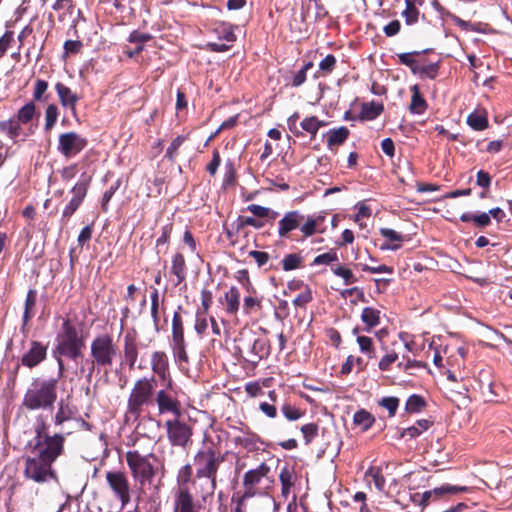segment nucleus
<instances>
[{
    "label": "nucleus",
    "instance_id": "13",
    "mask_svg": "<svg viewBox=\"0 0 512 512\" xmlns=\"http://www.w3.org/2000/svg\"><path fill=\"white\" fill-rule=\"evenodd\" d=\"M87 144L88 140L85 137L70 131L59 135L57 150L63 157L69 159L83 151Z\"/></svg>",
    "mask_w": 512,
    "mask_h": 512
},
{
    "label": "nucleus",
    "instance_id": "15",
    "mask_svg": "<svg viewBox=\"0 0 512 512\" xmlns=\"http://www.w3.org/2000/svg\"><path fill=\"white\" fill-rule=\"evenodd\" d=\"M48 345L41 341L32 340L29 349L21 356L23 366L33 369L47 358Z\"/></svg>",
    "mask_w": 512,
    "mask_h": 512
},
{
    "label": "nucleus",
    "instance_id": "9",
    "mask_svg": "<svg viewBox=\"0 0 512 512\" xmlns=\"http://www.w3.org/2000/svg\"><path fill=\"white\" fill-rule=\"evenodd\" d=\"M106 482L114 497L121 506H126L131 501V487L127 474L121 470H110L105 474Z\"/></svg>",
    "mask_w": 512,
    "mask_h": 512
},
{
    "label": "nucleus",
    "instance_id": "56",
    "mask_svg": "<svg viewBox=\"0 0 512 512\" xmlns=\"http://www.w3.org/2000/svg\"><path fill=\"white\" fill-rule=\"evenodd\" d=\"M398 353L394 350L388 351L383 355L378 362V369L382 372H387L391 369V365L398 360Z\"/></svg>",
    "mask_w": 512,
    "mask_h": 512
},
{
    "label": "nucleus",
    "instance_id": "19",
    "mask_svg": "<svg viewBox=\"0 0 512 512\" xmlns=\"http://www.w3.org/2000/svg\"><path fill=\"white\" fill-rule=\"evenodd\" d=\"M304 218L305 216L297 210L286 212L278 221V236L280 238H289V234L292 231L300 229V224Z\"/></svg>",
    "mask_w": 512,
    "mask_h": 512
},
{
    "label": "nucleus",
    "instance_id": "18",
    "mask_svg": "<svg viewBox=\"0 0 512 512\" xmlns=\"http://www.w3.org/2000/svg\"><path fill=\"white\" fill-rule=\"evenodd\" d=\"M155 402L157 403L159 414L171 413L176 418L182 417L181 402L165 390L157 391Z\"/></svg>",
    "mask_w": 512,
    "mask_h": 512
},
{
    "label": "nucleus",
    "instance_id": "27",
    "mask_svg": "<svg viewBox=\"0 0 512 512\" xmlns=\"http://www.w3.org/2000/svg\"><path fill=\"white\" fill-rule=\"evenodd\" d=\"M270 354V343L265 338L254 339L250 351L248 361L257 364L261 359L267 358Z\"/></svg>",
    "mask_w": 512,
    "mask_h": 512
},
{
    "label": "nucleus",
    "instance_id": "7",
    "mask_svg": "<svg viewBox=\"0 0 512 512\" xmlns=\"http://www.w3.org/2000/svg\"><path fill=\"white\" fill-rule=\"evenodd\" d=\"M118 354L119 347L112 334H98L90 342L89 355L103 369L112 367Z\"/></svg>",
    "mask_w": 512,
    "mask_h": 512
},
{
    "label": "nucleus",
    "instance_id": "6",
    "mask_svg": "<svg viewBox=\"0 0 512 512\" xmlns=\"http://www.w3.org/2000/svg\"><path fill=\"white\" fill-rule=\"evenodd\" d=\"M226 454H222L213 446H206L198 450L194 456V465L196 466L197 478H207L215 488L217 483L218 469L225 461Z\"/></svg>",
    "mask_w": 512,
    "mask_h": 512
},
{
    "label": "nucleus",
    "instance_id": "57",
    "mask_svg": "<svg viewBox=\"0 0 512 512\" xmlns=\"http://www.w3.org/2000/svg\"><path fill=\"white\" fill-rule=\"evenodd\" d=\"M246 226L261 229L264 226V222L250 216H239L236 220V230L239 232Z\"/></svg>",
    "mask_w": 512,
    "mask_h": 512
},
{
    "label": "nucleus",
    "instance_id": "48",
    "mask_svg": "<svg viewBox=\"0 0 512 512\" xmlns=\"http://www.w3.org/2000/svg\"><path fill=\"white\" fill-rule=\"evenodd\" d=\"M426 405L427 403L422 396L413 394L408 397L405 404V409L408 413H418L422 411Z\"/></svg>",
    "mask_w": 512,
    "mask_h": 512
},
{
    "label": "nucleus",
    "instance_id": "36",
    "mask_svg": "<svg viewBox=\"0 0 512 512\" xmlns=\"http://www.w3.org/2000/svg\"><path fill=\"white\" fill-rule=\"evenodd\" d=\"M439 69V61L434 63H426L425 59H423L414 75H418L421 79L428 78L434 80L438 76Z\"/></svg>",
    "mask_w": 512,
    "mask_h": 512
},
{
    "label": "nucleus",
    "instance_id": "49",
    "mask_svg": "<svg viewBox=\"0 0 512 512\" xmlns=\"http://www.w3.org/2000/svg\"><path fill=\"white\" fill-rule=\"evenodd\" d=\"M47 90L48 82L40 78L36 79L33 87V95L31 101L34 103L46 101L48 99V97L45 96Z\"/></svg>",
    "mask_w": 512,
    "mask_h": 512
},
{
    "label": "nucleus",
    "instance_id": "11",
    "mask_svg": "<svg viewBox=\"0 0 512 512\" xmlns=\"http://www.w3.org/2000/svg\"><path fill=\"white\" fill-rule=\"evenodd\" d=\"M92 182V175L87 173H82L78 181L71 188L70 192L72 193V198L65 206L62 212V218L69 220L72 215L79 209L82 205L85 197L87 196L89 187Z\"/></svg>",
    "mask_w": 512,
    "mask_h": 512
},
{
    "label": "nucleus",
    "instance_id": "16",
    "mask_svg": "<svg viewBox=\"0 0 512 512\" xmlns=\"http://www.w3.org/2000/svg\"><path fill=\"white\" fill-rule=\"evenodd\" d=\"M202 510L203 505L194 498L190 488L176 491L173 512H202Z\"/></svg>",
    "mask_w": 512,
    "mask_h": 512
},
{
    "label": "nucleus",
    "instance_id": "3",
    "mask_svg": "<svg viewBox=\"0 0 512 512\" xmlns=\"http://www.w3.org/2000/svg\"><path fill=\"white\" fill-rule=\"evenodd\" d=\"M54 354L74 362L83 358L86 347V334L81 326L76 325L69 317L62 319L60 330L56 334Z\"/></svg>",
    "mask_w": 512,
    "mask_h": 512
},
{
    "label": "nucleus",
    "instance_id": "22",
    "mask_svg": "<svg viewBox=\"0 0 512 512\" xmlns=\"http://www.w3.org/2000/svg\"><path fill=\"white\" fill-rule=\"evenodd\" d=\"M241 435L235 436L233 442L236 446H240L248 452H256L260 450L259 444H262L261 438L255 432H252L249 427L246 430L239 428Z\"/></svg>",
    "mask_w": 512,
    "mask_h": 512
},
{
    "label": "nucleus",
    "instance_id": "34",
    "mask_svg": "<svg viewBox=\"0 0 512 512\" xmlns=\"http://www.w3.org/2000/svg\"><path fill=\"white\" fill-rule=\"evenodd\" d=\"M79 360V372L85 376L88 382H91L92 376L96 371L99 372L103 369L100 364H96L97 362L90 355L86 358H79Z\"/></svg>",
    "mask_w": 512,
    "mask_h": 512
},
{
    "label": "nucleus",
    "instance_id": "21",
    "mask_svg": "<svg viewBox=\"0 0 512 512\" xmlns=\"http://www.w3.org/2000/svg\"><path fill=\"white\" fill-rule=\"evenodd\" d=\"M55 91L61 106L70 109L71 112L75 114L76 106L81 97L62 82H57L55 84Z\"/></svg>",
    "mask_w": 512,
    "mask_h": 512
},
{
    "label": "nucleus",
    "instance_id": "25",
    "mask_svg": "<svg viewBox=\"0 0 512 512\" xmlns=\"http://www.w3.org/2000/svg\"><path fill=\"white\" fill-rule=\"evenodd\" d=\"M187 264L183 253L176 252L171 258L170 273L176 277L175 286L181 284L187 277Z\"/></svg>",
    "mask_w": 512,
    "mask_h": 512
},
{
    "label": "nucleus",
    "instance_id": "12",
    "mask_svg": "<svg viewBox=\"0 0 512 512\" xmlns=\"http://www.w3.org/2000/svg\"><path fill=\"white\" fill-rule=\"evenodd\" d=\"M167 438L172 446L186 447L191 441L193 428L189 424L174 417L165 422Z\"/></svg>",
    "mask_w": 512,
    "mask_h": 512
},
{
    "label": "nucleus",
    "instance_id": "43",
    "mask_svg": "<svg viewBox=\"0 0 512 512\" xmlns=\"http://www.w3.org/2000/svg\"><path fill=\"white\" fill-rule=\"evenodd\" d=\"M304 258L300 253H290L282 259V269L284 271H292L303 267Z\"/></svg>",
    "mask_w": 512,
    "mask_h": 512
},
{
    "label": "nucleus",
    "instance_id": "26",
    "mask_svg": "<svg viewBox=\"0 0 512 512\" xmlns=\"http://www.w3.org/2000/svg\"><path fill=\"white\" fill-rule=\"evenodd\" d=\"M297 480V475L294 467L289 464H285L279 473V481L281 483V494L287 498L291 493V489L294 487Z\"/></svg>",
    "mask_w": 512,
    "mask_h": 512
},
{
    "label": "nucleus",
    "instance_id": "59",
    "mask_svg": "<svg viewBox=\"0 0 512 512\" xmlns=\"http://www.w3.org/2000/svg\"><path fill=\"white\" fill-rule=\"evenodd\" d=\"M312 67H313V62L312 61L306 62L303 65V67L292 76L290 84L293 87H299L302 84H304L306 79H307V71L309 69H311Z\"/></svg>",
    "mask_w": 512,
    "mask_h": 512
},
{
    "label": "nucleus",
    "instance_id": "64",
    "mask_svg": "<svg viewBox=\"0 0 512 512\" xmlns=\"http://www.w3.org/2000/svg\"><path fill=\"white\" fill-rule=\"evenodd\" d=\"M251 498L242 492L235 493L232 496V502L235 503V507L232 512H246V502Z\"/></svg>",
    "mask_w": 512,
    "mask_h": 512
},
{
    "label": "nucleus",
    "instance_id": "41",
    "mask_svg": "<svg viewBox=\"0 0 512 512\" xmlns=\"http://www.w3.org/2000/svg\"><path fill=\"white\" fill-rule=\"evenodd\" d=\"M303 221L304 222L300 224V232L302 234L301 241L313 236L315 233H324L325 228H319L312 219V216H307Z\"/></svg>",
    "mask_w": 512,
    "mask_h": 512
},
{
    "label": "nucleus",
    "instance_id": "38",
    "mask_svg": "<svg viewBox=\"0 0 512 512\" xmlns=\"http://www.w3.org/2000/svg\"><path fill=\"white\" fill-rule=\"evenodd\" d=\"M74 411L73 408L69 406V404H65L63 400H61L58 404V409L53 417V421L55 426H61L65 422L71 420L73 418Z\"/></svg>",
    "mask_w": 512,
    "mask_h": 512
},
{
    "label": "nucleus",
    "instance_id": "2",
    "mask_svg": "<svg viewBox=\"0 0 512 512\" xmlns=\"http://www.w3.org/2000/svg\"><path fill=\"white\" fill-rule=\"evenodd\" d=\"M58 377L34 378L26 390L22 407L28 411L50 410L58 397L59 379L65 370L63 359L57 358Z\"/></svg>",
    "mask_w": 512,
    "mask_h": 512
},
{
    "label": "nucleus",
    "instance_id": "10",
    "mask_svg": "<svg viewBox=\"0 0 512 512\" xmlns=\"http://www.w3.org/2000/svg\"><path fill=\"white\" fill-rule=\"evenodd\" d=\"M170 345L176 362H179L180 364L189 362V357L186 351L183 320L178 311H175L172 317V336Z\"/></svg>",
    "mask_w": 512,
    "mask_h": 512
},
{
    "label": "nucleus",
    "instance_id": "61",
    "mask_svg": "<svg viewBox=\"0 0 512 512\" xmlns=\"http://www.w3.org/2000/svg\"><path fill=\"white\" fill-rule=\"evenodd\" d=\"M312 300V291L308 285H305L304 290L293 300V304L296 307L305 308Z\"/></svg>",
    "mask_w": 512,
    "mask_h": 512
},
{
    "label": "nucleus",
    "instance_id": "60",
    "mask_svg": "<svg viewBox=\"0 0 512 512\" xmlns=\"http://www.w3.org/2000/svg\"><path fill=\"white\" fill-rule=\"evenodd\" d=\"M300 430L303 434L305 444L308 445L318 436L319 426L316 423H308L301 426Z\"/></svg>",
    "mask_w": 512,
    "mask_h": 512
},
{
    "label": "nucleus",
    "instance_id": "5",
    "mask_svg": "<svg viewBox=\"0 0 512 512\" xmlns=\"http://www.w3.org/2000/svg\"><path fill=\"white\" fill-rule=\"evenodd\" d=\"M270 474L271 467L266 462L247 470L242 478V493L250 498L268 496L274 484V478Z\"/></svg>",
    "mask_w": 512,
    "mask_h": 512
},
{
    "label": "nucleus",
    "instance_id": "51",
    "mask_svg": "<svg viewBox=\"0 0 512 512\" xmlns=\"http://www.w3.org/2000/svg\"><path fill=\"white\" fill-rule=\"evenodd\" d=\"M332 272L334 275L341 277L345 285H351L358 281L353 271L343 265H338L332 268Z\"/></svg>",
    "mask_w": 512,
    "mask_h": 512
},
{
    "label": "nucleus",
    "instance_id": "4",
    "mask_svg": "<svg viewBox=\"0 0 512 512\" xmlns=\"http://www.w3.org/2000/svg\"><path fill=\"white\" fill-rule=\"evenodd\" d=\"M157 380L155 376L135 381L127 399L125 418L137 421L155 403Z\"/></svg>",
    "mask_w": 512,
    "mask_h": 512
},
{
    "label": "nucleus",
    "instance_id": "28",
    "mask_svg": "<svg viewBox=\"0 0 512 512\" xmlns=\"http://www.w3.org/2000/svg\"><path fill=\"white\" fill-rule=\"evenodd\" d=\"M467 490H468V487H466V486L443 484L440 487L434 488L433 490L424 492L421 496L422 497L421 504L428 505L432 495L440 497L445 494H457L460 492H466Z\"/></svg>",
    "mask_w": 512,
    "mask_h": 512
},
{
    "label": "nucleus",
    "instance_id": "14",
    "mask_svg": "<svg viewBox=\"0 0 512 512\" xmlns=\"http://www.w3.org/2000/svg\"><path fill=\"white\" fill-rule=\"evenodd\" d=\"M35 129L36 125H30L26 128L21 127L13 116L6 120H0V133L7 136L14 143L26 141L35 133Z\"/></svg>",
    "mask_w": 512,
    "mask_h": 512
},
{
    "label": "nucleus",
    "instance_id": "8",
    "mask_svg": "<svg viewBox=\"0 0 512 512\" xmlns=\"http://www.w3.org/2000/svg\"><path fill=\"white\" fill-rule=\"evenodd\" d=\"M125 458L135 481L141 485L152 481L155 476V468L150 462V458H155L153 454L142 455L137 450H130L126 452Z\"/></svg>",
    "mask_w": 512,
    "mask_h": 512
},
{
    "label": "nucleus",
    "instance_id": "63",
    "mask_svg": "<svg viewBox=\"0 0 512 512\" xmlns=\"http://www.w3.org/2000/svg\"><path fill=\"white\" fill-rule=\"evenodd\" d=\"M338 254L335 250L331 249L330 251L320 254L316 256L312 262V265H329L333 262L338 261Z\"/></svg>",
    "mask_w": 512,
    "mask_h": 512
},
{
    "label": "nucleus",
    "instance_id": "39",
    "mask_svg": "<svg viewBox=\"0 0 512 512\" xmlns=\"http://www.w3.org/2000/svg\"><path fill=\"white\" fill-rule=\"evenodd\" d=\"M53 9L59 13L58 19L63 22L74 13L75 5L73 0H57Z\"/></svg>",
    "mask_w": 512,
    "mask_h": 512
},
{
    "label": "nucleus",
    "instance_id": "47",
    "mask_svg": "<svg viewBox=\"0 0 512 512\" xmlns=\"http://www.w3.org/2000/svg\"><path fill=\"white\" fill-rule=\"evenodd\" d=\"M460 220L465 223L472 221L477 227H487L491 224V218L487 213H481L478 215L463 213L460 216Z\"/></svg>",
    "mask_w": 512,
    "mask_h": 512
},
{
    "label": "nucleus",
    "instance_id": "62",
    "mask_svg": "<svg viewBox=\"0 0 512 512\" xmlns=\"http://www.w3.org/2000/svg\"><path fill=\"white\" fill-rule=\"evenodd\" d=\"M186 140V136L178 135L175 139L172 140L171 144L166 150L165 157L170 161H174L176 156L178 155V149Z\"/></svg>",
    "mask_w": 512,
    "mask_h": 512
},
{
    "label": "nucleus",
    "instance_id": "23",
    "mask_svg": "<svg viewBox=\"0 0 512 512\" xmlns=\"http://www.w3.org/2000/svg\"><path fill=\"white\" fill-rule=\"evenodd\" d=\"M38 292L36 289L31 288L28 290L26 294V298L24 301V312L22 316V325L21 331L26 334L28 332V327L30 321L36 314V304H37Z\"/></svg>",
    "mask_w": 512,
    "mask_h": 512
},
{
    "label": "nucleus",
    "instance_id": "33",
    "mask_svg": "<svg viewBox=\"0 0 512 512\" xmlns=\"http://www.w3.org/2000/svg\"><path fill=\"white\" fill-rule=\"evenodd\" d=\"M350 131L347 127L341 126L337 129H331L327 132V146L332 149L335 146L342 145L349 137Z\"/></svg>",
    "mask_w": 512,
    "mask_h": 512
},
{
    "label": "nucleus",
    "instance_id": "46",
    "mask_svg": "<svg viewBox=\"0 0 512 512\" xmlns=\"http://www.w3.org/2000/svg\"><path fill=\"white\" fill-rule=\"evenodd\" d=\"M281 412L288 421H297L305 414L304 410L288 401L282 404Z\"/></svg>",
    "mask_w": 512,
    "mask_h": 512
},
{
    "label": "nucleus",
    "instance_id": "58",
    "mask_svg": "<svg viewBox=\"0 0 512 512\" xmlns=\"http://www.w3.org/2000/svg\"><path fill=\"white\" fill-rule=\"evenodd\" d=\"M261 309H262L261 299L253 297V296H246L244 298L243 312L246 315L256 313V312L260 311Z\"/></svg>",
    "mask_w": 512,
    "mask_h": 512
},
{
    "label": "nucleus",
    "instance_id": "50",
    "mask_svg": "<svg viewBox=\"0 0 512 512\" xmlns=\"http://www.w3.org/2000/svg\"><path fill=\"white\" fill-rule=\"evenodd\" d=\"M172 232H173V223L172 222H169L166 225L162 226L161 234L156 240V248H157L158 254L160 253V247H162V246H166L164 252L167 251Z\"/></svg>",
    "mask_w": 512,
    "mask_h": 512
},
{
    "label": "nucleus",
    "instance_id": "31",
    "mask_svg": "<svg viewBox=\"0 0 512 512\" xmlns=\"http://www.w3.org/2000/svg\"><path fill=\"white\" fill-rule=\"evenodd\" d=\"M384 111L383 103H376L374 101L364 102L361 105V111L357 116L360 121H372L379 117Z\"/></svg>",
    "mask_w": 512,
    "mask_h": 512
},
{
    "label": "nucleus",
    "instance_id": "20",
    "mask_svg": "<svg viewBox=\"0 0 512 512\" xmlns=\"http://www.w3.org/2000/svg\"><path fill=\"white\" fill-rule=\"evenodd\" d=\"M151 370L153 371L152 376H158L160 380L167 381L170 385V369L168 356L164 351H154L151 354Z\"/></svg>",
    "mask_w": 512,
    "mask_h": 512
},
{
    "label": "nucleus",
    "instance_id": "55",
    "mask_svg": "<svg viewBox=\"0 0 512 512\" xmlns=\"http://www.w3.org/2000/svg\"><path fill=\"white\" fill-rule=\"evenodd\" d=\"M406 7L402 12V16L405 19L407 25H413L418 21L419 10L414 6V1H405Z\"/></svg>",
    "mask_w": 512,
    "mask_h": 512
},
{
    "label": "nucleus",
    "instance_id": "54",
    "mask_svg": "<svg viewBox=\"0 0 512 512\" xmlns=\"http://www.w3.org/2000/svg\"><path fill=\"white\" fill-rule=\"evenodd\" d=\"M356 341L362 353L366 354L369 358L375 357V346L371 337L357 336Z\"/></svg>",
    "mask_w": 512,
    "mask_h": 512
},
{
    "label": "nucleus",
    "instance_id": "52",
    "mask_svg": "<svg viewBox=\"0 0 512 512\" xmlns=\"http://www.w3.org/2000/svg\"><path fill=\"white\" fill-rule=\"evenodd\" d=\"M247 210L259 218H269L271 220H275L278 217V212L258 204L248 205Z\"/></svg>",
    "mask_w": 512,
    "mask_h": 512
},
{
    "label": "nucleus",
    "instance_id": "44",
    "mask_svg": "<svg viewBox=\"0 0 512 512\" xmlns=\"http://www.w3.org/2000/svg\"><path fill=\"white\" fill-rule=\"evenodd\" d=\"M301 128L311 135V139L316 137L318 130L325 126V122L319 120L316 116L306 117L301 123Z\"/></svg>",
    "mask_w": 512,
    "mask_h": 512
},
{
    "label": "nucleus",
    "instance_id": "42",
    "mask_svg": "<svg viewBox=\"0 0 512 512\" xmlns=\"http://www.w3.org/2000/svg\"><path fill=\"white\" fill-rule=\"evenodd\" d=\"M432 423L433 422L428 419L418 420L415 425L403 429L400 437L403 438L408 435L410 438H415L422 434L424 431L428 430Z\"/></svg>",
    "mask_w": 512,
    "mask_h": 512
},
{
    "label": "nucleus",
    "instance_id": "32",
    "mask_svg": "<svg viewBox=\"0 0 512 512\" xmlns=\"http://www.w3.org/2000/svg\"><path fill=\"white\" fill-rule=\"evenodd\" d=\"M410 90L412 92V96H411V102L409 105V111L412 114L424 113L428 108V104L420 92V87L417 84H415L410 87Z\"/></svg>",
    "mask_w": 512,
    "mask_h": 512
},
{
    "label": "nucleus",
    "instance_id": "1",
    "mask_svg": "<svg viewBox=\"0 0 512 512\" xmlns=\"http://www.w3.org/2000/svg\"><path fill=\"white\" fill-rule=\"evenodd\" d=\"M65 441L64 434H50L45 420L38 419L34 436L27 442L26 454L22 457L24 478L39 485L58 482L53 464L64 455Z\"/></svg>",
    "mask_w": 512,
    "mask_h": 512
},
{
    "label": "nucleus",
    "instance_id": "17",
    "mask_svg": "<svg viewBox=\"0 0 512 512\" xmlns=\"http://www.w3.org/2000/svg\"><path fill=\"white\" fill-rule=\"evenodd\" d=\"M139 346L140 343L137 332L135 330L126 332L123 338V359L130 370L136 368Z\"/></svg>",
    "mask_w": 512,
    "mask_h": 512
},
{
    "label": "nucleus",
    "instance_id": "24",
    "mask_svg": "<svg viewBox=\"0 0 512 512\" xmlns=\"http://www.w3.org/2000/svg\"><path fill=\"white\" fill-rule=\"evenodd\" d=\"M39 116L36 104L33 101H28L21 108H19L16 114L13 115L15 120L21 127H29L33 125L31 122L35 117Z\"/></svg>",
    "mask_w": 512,
    "mask_h": 512
},
{
    "label": "nucleus",
    "instance_id": "40",
    "mask_svg": "<svg viewBox=\"0 0 512 512\" xmlns=\"http://www.w3.org/2000/svg\"><path fill=\"white\" fill-rule=\"evenodd\" d=\"M466 122L475 131H483L489 126L486 114L481 112L470 113Z\"/></svg>",
    "mask_w": 512,
    "mask_h": 512
},
{
    "label": "nucleus",
    "instance_id": "30",
    "mask_svg": "<svg viewBox=\"0 0 512 512\" xmlns=\"http://www.w3.org/2000/svg\"><path fill=\"white\" fill-rule=\"evenodd\" d=\"M428 51L429 50L400 53L397 54L398 61L400 64L409 67L411 72L415 74L424 59L423 55Z\"/></svg>",
    "mask_w": 512,
    "mask_h": 512
},
{
    "label": "nucleus",
    "instance_id": "29",
    "mask_svg": "<svg viewBox=\"0 0 512 512\" xmlns=\"http://www.w3.org/2000/svg\"><path fill=\"white\" fill-rule=\"evenodd\" d=\"M221 303L229 315H236L240 308V291L236 286H231L223 296Z\"/></svg>",
    "mask_w": 512,
    "mask_h": 512
},
{
    "label": "nucleus",
    "instance_id": "35",
    "mask_svg": "<svg viewBox=\"0 0 512 512\" xmlns=\"http://www.w3.org/2000/svg\"><path fill=\"white\" fill-rule=\"evenodd\" d=\"M380 314V310L372 307H365L362 310L361 320L366 325L365 331L369 332L380 323Z\"/></svg>",
    "mask_w": 512,
    "mask_h": 512
},
{
    "label": "nucleus",
    "instance_id": "45",
    "mask_svg": "<svg viewBox=\"0 0 512 512\" xmlns=\"http://www.w3.org/2000/svg\"><path fill=\"white\" fill-rule=\"evenodd\" d=\"M59 116V108L56 104H48L45 108V132H50L56 125Z\"/></svg>",
    "mask_w": 512,
    "mask_h": 512
},
{
    "label": "nucleus",
    "instance_id": "37",
    "mask_svg": "<svg viewBox=\"0 0 512 512\" xmlns=\"http://www.w3.org/2000/svg\"><path fill=\"white\" fill-rule=\"evenodd\" d=\"M353 423L360 426L362 431H367L375 423V417L367 410L360 409L353 416Z\"/></svg>",
    "mask_w": 512,
    "mask_h": 512
},
{
    "label": "nucleus",
    "instance_id": "53",
    "mask_svg": "<svg viewBox=\"0 0 512 512\" xmlns=\"http://www.w3.org/2000/svg\"><path fill=\"white\" fill-rule=\"evenodd\" d=\"M192 474H193V469L190 464L184 465L178 471V474H177L178 489L177 490H181L182 488H189L188 484L191 482Z\"/></svg>",
    "mask_w": 512,
    "mask_h": 512
}]
</instances>
